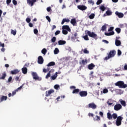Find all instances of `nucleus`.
<instances>
[{"label":"nucleus","instance_id":"nucleus-31","mask_svg":"<svg viewBox=\"0 0 127 127\" xmlns=\"http://www.w3.org/2000/svg\"><path fill=\"white\" fill-rule=\"evenodd\" d=\"M55 62H50L48 64H47V66L48 67H50L51 66H55Z\"/></svg>","mask_w":127,"mask_h":127},{"label":"nucleus","instance_id":"nucleus-26","mask_svg":"<svg viewBox=\"0 0 127 127\" xmlns=\"http://www.w3.org/2000/svg\"><path fill=\"white\" fill-rule=\"evenodd\" d=\"M93 120L96 122H100V121H101V117L98 115H96L95 116V118H94Z\"/></svg>","mask_w":127,"mask_h":127},{"label":"nucleus","instance_id":"nucleus-21","mask_svg":"<svg viewBox=\"0 0 127 127\" xmlns=\"http://www.w3.org/2000/svg\"><path fill=\"white\" fill-rule=\"evenodd\" d=\"M51 72H54V69H52L49 71V72L47 73V74L46 76V79H48L49 77H51Z\"/></svg>","mask_w":127,"mask_h":127},{"label":"nucleus","instance_id":"nucleus-54","mask_svg":"<svg viewBox=\"0 0 127 127\" xmlns=\"http://www.w3.org/2000/svg\"><path fill=\"white\" fill-rule=\"evenodd\" d=\"M121 55H122V51H121V50H118V56H121Z\"/></svg>","mask_w":127,"mask_h":127},{"label":"nucleus","instance_id":"nucleus-59","mask_svg":"<svg viewBox=\"0 0 127 127\" xmlns=\"http://www.w3.org/2000/svg\"><path fill=\"white\" fill-rule=\"evenodd\" d=\"M99 115L102 118L104 117V113L102 112H101V111L99 112Z\"/></svg>","mask_w":127,"mask_h":127},{"label":"nucleus","instance_id":"nucleus-46","mask_svg":"<svg viewBox=\"0 0 127 127\" xmlns=\"http://www.w3.org/2000/svg\"><path fill=\"white\" fill-rule=\"evenodd\" d=\"M108 92H109V90L107 88H105L103 90V94H107Z\"/></svg>","mask_w":127,"mask_h":127},{"label":"nucleus","instance_id":"nucleus-63","mask_svg":"<svg viewBox=\"0 0 127 127\" xmlns=\"http://www.w3.org/2000/svg\"><path fill=\"white\" fill-rule=\"evenodd\" d=\"M29 26L30 27H33V24H32V23H29Z\"/></svg>","mask_w":127,"mask_h":127},{"label":"nucleus","instance_id":"nucleus-24","mask_svg":"<svg viewBox=\"0 0 127 127\" xmlns=\"http://www.w3.org/2000/svg\"><path fill=\"white\" fill-rule=\"evenodd\" d=\"M22 72L23 74H27V68L26 67H23L22 68Z\"/></svg>","mask_w":127,"mask_h":127},{"label":"nucleus","instance_id":"nucleus-34","mask_svg":"<svg viewBox=\"0 0 127 127\" xmlns=\"http://www.w3.org/2000/svg\"><path fill=\"white\" fill-rule=\"evenodd\" d=\"M120 103L121 105L123 106V107H126L127 106V104L126 103V101L124 100L120 101Z\"/></svg>","mask_w":127,"mask_h":127},{"label":"nucleus","instance_id":"nucleus-32","mask_svg":"<svg viewBox=\"0 0 127 127\" xmlns=\"http://www.w3.org/2000/svg\"><path fill=\"white\" fill-rule=\"evenodd\" d=\"M99 8L101 9V10H102V11H105V10H106V7H105L104 5H101Z\"/></svg>","mask_w":127,"mask_h":127},{"label":"nucleus","instance_id":"nucleus-37","mask_svg":"<svg viewBox=\"0 0 127 127\" xmlns=\"http://www.w3.org/2000/svg\"><path fill=\"white\" fill-rule=\"evenodd\" d=\"M62 32L64 35L68 34V31L67 30L63 29Z\"/></svg>","mask_w":127,"mask_h":127},{"label":"nucleus","instance_id":"nucleus-47","mask_svg":"<svg viewBox=\"0 0 127 127\" xmlns=\"http://www.w3.org/2000/svg\"><path fill=\"white\" fill-rule=\"evenodd\" d=\"M88 3H90V4H92V5H94V1H93V0H89L88 1Z\"/></svg>","mask_w":127,"mask_h":127},{"label":"nucleus","instance_id":"nucleus-18","mask_svg":"<svg viewBox=\"0 0 127 127\" xmlns=\"http://www.w3.org/2000/svg\"><path fill=\"white\" fill-rule=\"evenodd\" d=\"M70 23L73 25V26H75L77 24V21H76V19L72 18L70 20Z\"/></svg>","mask_w":127,"mask_h":127},{"label":"nucleus","instance_id":"nucleus-27","mask_svg":"<svg viewBox=\"0 0 127 127\" xmlns=\"http://www.w3.org/2000/svg\"><path fill=\"white\" fill-rule=\"evenodd\" d=\"M107 118L108 120H113V115L111 114V113L108 112L107 113Z\"/></svg>","mask_w":127,"mask_h":127},{"label":"nucleus","instance_id":"nucleus-7","mask_svg":"<svg viewBox=\"0 0 127 127\" xmlns=\"http://www.w3.org/2000/svg\"><path fill=\"white\" fill-rule=\"evenodd\" d=\"M89 109H92V110H96L97 109V105L94 103H91L88 104Z\"/></svg>","mask_w":127,"mask_h":127},{"label":"nucleus","instance_id":"nucleus-4","mask_svg":"<svg viewBox=\"0 0 127 127\" xmlns=\"http://www.w3.org/2000/svg\"><path fill=\"white\" fill-rule=\"evenodd\" d=\"M114 30V27H110V28L108 29V31H112L109 33H105V35L106 36H111V35H114L115 34V32L113 31Z\"/></svg>","mask_w":127,"mask_h":127},{"label":"nucleus","instance_id":"nucleus-12","mask_svg":"<svg viewBox=\"0 0 127 127\" xmlns=\"http://www.w3.org/2000/svg\"><path fill=\"white\" fill-rule=\"evenodd\" d=\"M115 14L118 16L119 18H123V17H124V13L122 12H119L118 11L115 12Z\"/></svg>","mask_w":127,"mask_h":127},{"label":"nucleus","instance_id":"nucleus-51","mask_svg":"<svg viewBox=\"0 0 127 127\" xmlns=\"http://www.w3.org/2000/svg\"><path fill=\"white\" fill-rule=\"evenodd\" d=\"M51 41L53 43L55 42V41H56V37H53L51 39Z\"/></svg>","mask_w":127,"mask_h":127},{"label":"nucleus","instance_id":"nucleus-20","mask_svg":"<svg viewBox=\"0 0 127 127\" xmlns=\"http://www.w3.org/2000/svg\"><path fill=\"white\" fill-rule=\"evenodd\" d=\"M95 68V64H90L88 65V68L89 70H93Z\"/></svg>","mask_w":127,"mask_h":127},{"label":"nucleus","instance_id":"nucleus-10","mask_svg":"<svg viewBox=\"0 0 127 127\" xmlns=\"http://www.w3.org/2000/svg\"><path fill=\"white\" fill-rule=\"evenodd\" d=\"M31 74L34 80H38L39 79V77L36 72H32Z\"/></svg>","mask_w":127,"mask_h":127},{"label":"nucleus","instance_id":"nucleus-52","mask_svg":"<svg viewBox=\"0 0 127 127\" xmlns=\"http://www.w3.org/2000/svg\"><path fill=\"white\" fill-rule=\"evenodd\" d=\"M60 32H61V31H59V30H58V31H56L55 33V35H58V34H60Z\"/></svg>","mask_w":127,"mask_h":127},{"label":"nucleus","instance_id":"nucleus-39","mask_svg":"<svg viewBox=\"0 0 127 127\" xmlns=\"http://www.w3.org/2000/svg\"><path fill=\"white\" fill-rule=\"evenodd\" d=\"M59 53V50L58 48H56L54 50V54H58Z\"/></svg>","mask_w":127,"mask_h":127},{"label":"nucleus","instance_id":"nucleus-44","mask_svg":"<svg viewBox=\"0 0 127 127\" xmlns=\"http://www.w3.org/2000/svg\"><path fill=\"white\" fill-rule=\"evenodd\" d=\"M81 62L83 65H86V64H87V60H82Z\"/></svg>","mask_w":127,"mask_h":127},{"label":"nucleus","instance_id":"nucleus-40","mask_svg":"<svg viewBox=\"0 0 127 127\" xmlns=\"http://www.w3.org/2000/svg\"><path fill=\"white\" fill-rule=\"evenodd\" d=\"M82 51H83V53L85 54H89V51L87 50V48H85L84 50H82Z\"/></svg>","mask_w":127,"mask_h":127},{"label":"nucleus","instance_id":"nucleus-8","mask_svg":"<svg viewBox=\"0 0 127 127\" xmlns=\"http://www.w3.org/2000/svg\"><path fill=\"white\" fill-rule=\"evenodd\" d=\"M123 108L122 105L120 104H116L114 106V110L115 111H120Z\"/></svg>","mask_w":127,"mask_h":127},{"label":"nucleus","instance_id":"nucleus-5","mask_svg":"<svg viewBox=\"0 0 127 127\" xmlns=\"http://www.w3.org/2000/svg\"><path fill=\"white\" fill-rule=\"evenodd\" d=\"M124 118H123L121 116H119L117 118V119L116 120V126H117V127H119L120 126H121V125H122V121H123Z\"/></svg>","mask_w":127,"mask_h":127},{"label":"nucleus","instance_id":"nucleus-30","mask_svg":"<svg viewBox=\"0 0 127 127\" xmlns=\"http://www.w3.org/2000/svg\"><path fill=\"white\" fill-rule=\"evenodd\" d=\"M121 44V41L119 40H115V45H116V46H120Z\"/></svg>","mask_w":127,"mask_h":127},{"label":"nucleus","instance_id":"nucleus-64","mask_svg":"<svg viewBox=\"0 0 127 127\" xmlns=\"http://www.w3.org/2000/svg\"><path fill=\"white\" fill-rule=\"evenodd\" d=\"M124 69L125 70H127V64H126L124 66Z\"/></svg>","mask_w":127,"mask_h":127},{"label":"nucleus","instance_id":"nucleus-17","mask_svg":"<svg viewBox=\"0 0 127 127\" xmlns=\"http://www.w3.org/2000/svg\"><path fill=\"white\" fill-rule=\"evenodd\" d=\"M17 73H19V70L17 69H14L11 71V74L12 75H16Z\"/></svg>","mask_w":127,"mask_h":127},{"label":"nucleus","instance_id":"nucleus-11","mask_svg":"<svg viewBox=\"0 0 127 127\" xmlns=\"http://www.w3.org/2000/svg\"><path fill=\"white\" fill-rule=\"evenodd\" d=\"M44 62V60H43V58L42 56H39L38 58V64H43V62Z\"/></svg>","mask_w":127,"mask_h":127},{"label":"nucleus","instance_id":"nucleus-50","mask_svg":"<svg viewBox=\"0 0 127 127\" xmlns=\"http://www.w3.org/2000/svg\"><path fill=\"white\" fill-rule=\"evenodd\" d=\"M34 34H36V35L38 34V30H37V29H34Z\"/></svg>","mask_w":127,"mask_h":127},{"label":"nucleus","instance_id":"nucleus-45","mask_svg":"<svg viewBox=\"0 0 127 127\" xmlns=\"http://www.w3.org/2000/svg\"><path fill=\"white\" fill-rule=\"evenodd\" d=\"M23 87V84H22L21 86H20L19 87H18L17 89H16V91L18 92V91L21 90Z\"/></svg>","mask_w":127,"mask_h":127},{"label":"nucleus","instance_id":"nucleus-62","mask_svg":"<svg viewBox=\"0 0 127 127\" xmlns=\"http://www.w3.org/2000/svg\"><path fill=\"white\" fill-rule=\"evenodd\" d=\"M88 116H89V117H94V114H93V113H89V114H88Z\"/></svg>","mask_w":127,"mask_h":127},{"label":"nucleus","instance_id":"nucleus-9","mask_svg":"<svg viewBox=\"0 0 127 127\" xmlns=\"http://www.w3.org/2000/svg\"><path fill=\"white\" fill-rule=\"evenodd\" d=\"M55 91L54 89H50V90L46 92V97H49L51 94H53Z\"/></svg>","mask_w":127,"mask_h":127},{"label":"nucleus","instance_id":"nucleus-19","mask_svg":"<svg viewBox=\"0 0 127 127\" xmlns=\"http://www.w3.org/2000/svg\"><path fill=\"white\" fill-rule=\"evenodd\" d=\"M5 77H6V72L4 71L2 73L1 77H0V80H4V79H5Z\"/></svg>","mask_w":127,"mask_h":127},{"label":"nucleus","instance_id":"nucleus-56","mask_svg":"<svg viewBox=\"0 0 127 127\" xmlns=\"http://www.w3.org/2000/svg\"><path fill=\"white\" fill-rule=\"evenodd\" d=\"M12 80V77L10 76L8 79V83H10V81Z\"/></svg>","mask_w":127,"mask_h":127},{"label":"nucleus","instance_id":"nucleus-57","mask_svg":"<svg viewBox=\"0 0 127 127\" xmlns=\"http://www.w3.org/2000/svg\"><path fill=\"white\" fill-rule=\"evenodd\" d=\"M17 92V91H16V90H15L14 91H13L12 92V97H13V96L14 95H15V94H16V92Z\"/></svg>","mask_w":127,"mask_h":127},{"label":"nucleus","instance_id":"nucleus-28","mask_svg":"<svg viewBox=\"0 0 127 127\" xmlns=\"http://www.w3.org/2000/svg\"><path fill=\"white\" fill-rule=\"evenodd\" d=\"M58 74V72H56L55 74H54V75H52L51 77V80H55V79L57 78Z\"/></svg>","mask_w":127,"mask_h":127},{"label":"nucleus","instance_id":"nucleus-48","mask_svg":"<svg viewBox=\"0 0 127 127\" xmlns=\"http://www.w3.org/2000/svg\"><path fill=\"white\" fill-rule=\"evenodd\" d=\"M46 19H47V20H48V21H49V22H51V19L50 18V17H49V16H46Z\"/></svg>","mask_w":127,"mask_h":127},{"label":"nucleus","instance_id":"nucleus-41","mask_svg":"<svg viewBox=\"0 0 127 127\" xmlns=\"http://www.w3.org/2000/svg\"><path fill=\"white\" fill-rule=\"evenodd\" d=\"M103 2V0H98L96 2V4L97 5H99V4H101Z\"/></svg>","mask_w":127,"mask_h":127},{"label":"nucleus","instance_id":"nucleus-43","mask_svg":"<svg viewBox=\"0 0 127 127\" xmlns=\"http://www.w3.org/2000/svg\"><path fill=\"white\" fill-rule=\"evenodd\" d=\"M11 34H13V35H16V30H11Z\"/></svg>","mask_w":127,"mask_h":127},{"label":"nucleus","instance_id":"nucleus-53","mask_svg":"<svg viewBox=\"0 0 127 127\" xmlns=\"http://www.w3.org/2000/svg\"><path fill=\"white\" fill-rule=\"evenodd\" d=\"M26 22H27L28 23H29V22H30V21H31V19H30V18H27L26 19Z\"/></svg>","mask_w":127,"mask_h":127},{"label":"nucleus","instance_id":"nucleus-16","mask_svg":"<svg viewBox=\"0 0 127 127\" xmlns=\"http://www.w3.org/2000/svg\"><path fill=\"white\" fill-rule=\"evenodd\" d=\"M112 14H113V12H112V11L110 10H108L106 11V14H104V16H107V15L110 16L112 15Z\"/></svg>","mask_w":127,"mask_h":127},{"label":"nucleus","instance_id":"nucleus-42","mask_svg":"<svg viewBox=\"0 0 127 127\" xmlns=\"http://www.w3.org/2000/svg\"><path fill=\"white\" fill-rule=\"evenodd\" d=\"M115 30H116V32H117V33H118V34L121 33V28H116Z\"/></svg>","mask_w":127,"mask_h":127},{"label":"nucleus","instance_id":"nucleus-25","mask_svg":"<svg viewBox=\"0 0 127 127\" xmlns=\"http://www.w3.org/2000/svg\"><path fill=\"white\" fill-rule=\"evenodd\" d=\"M59 45H64V44H66V41L64 40H60L58 41Z\"/></svg>","mask_w":127,"mask_h":127},{"label":"nucleus","instance_id":"nucleus-1","mask_svg":"<svg viewBox=\"0 0 127 127\" xmlns=\"http://www.w3.org/2000/svg\"><path fill=\"white\" fill-rule=\"evenodd\" d=\"M85 33L86 35L83 36L84 40H89V37L88 36H89V37H92V38H94V39H98V35L94 32H91L89 30H85Z\"/></svg>","mask_w":127,"mask_h":127},{"label":"nucleus","instance_id":"nucleus-49","mask_svg":"<svg viewBox=\"0 0 127 127\" xmlns=\"http://www.w3.org/2000/svg\"><path fill=\"white\" fill-rule=\"evenodd\" d=\"M60 86L58 84H56L54 86V88L56 89V90H58V89H59Z\"/></svg>","mask_w":127,"mask_h":127},{"label":"nucleus","instance_id":"nucleus-36","mask_svg":"<svg viewBox=\"0 0 127 127\" xmlns=\"http://www.w3.org/2000/svg\"><path fill=\"white\" fill-rule=\"evenodd\" d=\"M112 118H113L114 120H116V119H118V115L116 113H114L112 115Z\"/></svg>","mask_w":127,"mask_h":127},{"label":"nucleus","instance_id":"nucleus-60","mask_svg":"<svg viewBox=\"0 0 127 127\" xmlns=\"http://www.w3.org/2000/svg\"><path fill=\"white\" fill-rule=\"evenodd\" d=\"M47 10L48 12H49L50 10H51V7H48L47 8Z\"/></svg>","mask_w":127,"mask_h":127},{"label":"nucleus","instance_id":"nucleus-35","mask_svg":"<svg viewBox=\"0 0 127 127\" xmlns=\"http://www.w3.org/2000/svg\"><path fill=\"white\" fill-rule=\"evenodd\" d=\"M89 18L90 19H93V18H95V14L94 13H91L89 16Z\"/></svg>","mask_w":127,"mask_h":127},{"label":"nucleus","instance_id":"nucleus-6","mask_svg":"<svg viewBox=\"0 0 127 127\" xmlns=\"http://www.w3.org/2000/svg\"><path fill=\"white\" fill-rule=\"evenodd\" d=\"M79 94V96L81 97H87V96H88V92H87V91H80Z\"/></svg>","mask_w":127,"mask_h":127},{"label":"nucleus","instance_id":"nucleus-3","mask_svg":"<svg viewBox=\"0 0 127 127\" xmlns=\"http://www.w3.org/2000/svg\"><path fill=\"white\" fill-rule=\"evenodd\" d=\"M115 85L118 86L119 88H127V84H125L124 81H118L115 83Z\"/></svg>","mask_w":127,"mask_h":127},{"label":"nucleus","instance_id":"nucleus-14","mask_svg":"<svg viewBox=\"0 0 127 127\" xmlns=\"http://www.w3.org/2000/svg\"><path fill=\"white\" fill-rule=\"evenodd\" d=\"M77 8L80 10H86V9H87V6L83 5H79L77 6Z\"/></svg>","mask_w":127,"mask_h":127},{"label":"nucleus","instance_id":"nucleus-58","mask_svg":"<svg viewBox=\"0 0 127 127\" xmlns=\"http://www.w3.org/2000/svg\"><path fill=\"white\" fill-rule=\"evenodd\" d=\"M11 2V0H6V4L7 5L9 4Z\"/></svg>","mask_w":127,"mask_h":127},{"label":"nucleus","instance_id":"nucleus-33","mask_svg":"<svg viewBox=\"0 0 127 127\" xmlns=\"http://www.w3.org/2000/svg\"><path fill=\"white\" fill-rule=\"evenodd\" d=\"M41 53L42 54H44V55H46V53H47V50H46L45 48H44L42 50Z\"/></svg>","mask_w":127,"mask_h":127},{"label":"nucleus","instance_id":"nucleus-38","mask_svg":"<svg viewBox=\"0 0 127 127\" xmlns=\"http://www.w3.org/2000/svg\"><path fill=\"white\" fill-rule=\"evenodd\" d=\"M106 29H107V26H106V25H103L102 28H101V30L102 31H105V30H106Z\"/></svg>","mask_w":127,"mask_h":127},{"label":"nucleus","instance_id":"nucleus-15","mask_svg":"<svg viewBox=\"0 0 127 127\" xmlns=\"http://www.w3.org/2000/svg\"><path fill=\"white\" fill-rule=\"evenodd\" d=\"M62 29H64V30H67V31H69V32H71V29L70 28V27H69L68 25L63 26Z\"/></svg>","mask_w":127,"mask_h":127},{"label":"nucleus","instance_id":"nucleus-13","mask_svg":"<svg viewBox=\"0 0 127 127\" xmlns=\"http://www.w3.org/2000/svg\"><path fill=\"white\" fill-rule=\"evenodd\" d=\"M27 2L29 5L33 6V4H34V2H36V0H27Z\"/></svg>","mask_w":127,"mask_h":127},{"label":"nucleus","instance_id":"nucleus-61","mask_svg":"<svg viewBox=\"0 0 127 127\" xmlns=\"http://www.w3.org/2000/svg\"><path fill=\"white\" fill-rule=\"evenodd\" d=\"M103 42H104V43H106V44H108L109 43V41L106 40H103Z\"/></svg>","mask_w":127,"mask_h":127},{"label":"nucleus","instance_id":"nucleus-55","mask_svg":"<svg viewBox=\"0 0 127 127\" xmlns=\"http://www.w3.org/2000/svg\"><path fill=\"white\" fill-rule=\"evenodd\" d=\"M12 3L14 5H16V4H17V1L16 0H12Z\"/></svg>","mask_w":127,"mask_h":127},{"label":"nucleus","instance_id":"nucleus-23","mask_svg":"<svg viewBox=\"0 0 127 127\" xmlns=\"http://www.w3.org/2000/svg\"><path fill=\"white\" fill-rule=\"evenodd\" d=\"M65 22H70V19L68 18H64L61 22V24L63 25V24L65 23Z\"/></svg>","mask_w":127,"mask_h":127},{"label":"nucleus","instance_id":"nucleus-29","mask_svg":"<svg viewBox=\"0 0 127 127\" xmlns=\"http://www.w3.org/2000/svg\"><path fill=\"white\" fill-rule=\"evenodd\" d=\"M80 93V89L78 88L75 89L72 91V94H79Z\"/></svg>","mask_w":127,"mask_h":127},{"label":"nucleus","instance_id":"nucleus-2","mask_svg":"<svg viewBox=\"0 0 127 127\" xmlns=\"http://www.w3.org/2000/svg\"><path fill=\"white\" fill-rule=\"evenodd\" d=\"M117 53V52H116V50H113L110 51L109 53L107 54L108 56L106 57L104 60L105 61H108L109 59H111V58H113V57H115V56L116 55V54Z\"/></svg>","mask_w":127,"mask_h":127},{"label":"nucleus","instance_id":"nucleus-22","mask_svg":"<svg viewBox=\"0 0 127 127\" xmlns=\"http://www.w3.org/2000/svg\"><path fill=\"white\" fill-rule=\"evenodd\" d=\"M6 100H7V96H2L0 99V103L3 102V101H6Z\"/></svg>","mask_w":127,"mask_h":127}]
</instances>
